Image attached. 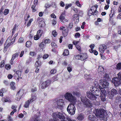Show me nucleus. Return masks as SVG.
I'll use <instances>...</instances> for the list:
<instances>
[{
  "label": "nucleus",
  "mask_w": 121,
  "mask_h": 121,
  "mask_svg": "<svg viewBox=\"0 0 121 121\" xmlns=\"http://www.w3.org/2000/svg\"><path fill=\"white\" fill-rule=\"evenodd\" d=\"M33 21V19L31 18V19L28 22V23L27 25V27L29 26L30 25H31V23Z\"/></svg>",
  "instance_id": "e433bc0d"
},
{
  "label": "nucleus",
  "mask_w": 121,
  "mask_h": 121,
  "mask_svg": "<svg viewBox=\"0 0 121 121\" xmlns=\"http://www.w3.org/2000/svg\"><path fill=\"white\" fill-rule=\"evenodd\" d=\"M86 96L88 98L91 100H95L96 98V97L90 91L86 92Z\"/></svg>",
  "instance_id": "f8f14e48"
},
{
  "label": "nucleus",
  "mask_w": 121,
  "mask_h": 121,
  "mask_svg": "<svg viewBox=\"0 0 121 121\" xmlns=\"http://www.w3.org/2000/svg\"><path fill=\"white\" fill-rule=\"evenodd\" d=\"M21 91V90L17 92L16 95L15 99L17 100H19L21 98V95H22V94L20 93Z\"/></svg>",
  "instance_id": "6ab92c4d"
},
{
  "label": "nucleus",
  "mask_w": 121,
  "mask_h": 121,
  "mask_svg": "<svg viewBox=\"0 0 121 121\" xmlns=\"http://www.w3.org/2000/svg\"><path fill=\"white\" fill-rule=\"evenodd\" d=\"M44 44H43V42H42L39 45V48H41L42 49H43V48Z\"/></svg>",
  "instance_id": "c03bdc74"
},
{
  "label": "nucleus",
  "mask_w": 121,
  "mask_h": 121,
  "mask_svg": "<svg viewBox=\"0 0 121 121\" xmlns=\"http://www.w3.org/2000/svg\"><path fill=\"white\" fill-rule=\"evenodd\" d=\"M115 101L116 102H120L121 101V97L120 96L117 97L116 98Z\"/></svg>",
  "instance_id": "72a5a7b5"
},
{
  "label": "nucleus",
  "mask_w": 121,
  "mask_h": 121,
  "mask_svg": "<svg viewBox=\"0 0 121 121\" xmlns=\"http://www.w3.org/2000/svg\"><path fill=\"white\" fill-rule=\"evenodd\" d=\"M48 57V54H45L43 55V59H47Z\"/></svg>",
  "instance_id": "13d9d810"
},
{
  "label": "nucleus",
  "mask_w": 121,
  "mask_h": 121,
  "mask_svg": "<svg viewBox=\"0 0 121 121\" xmlns=\"http://www.w3.org/2000/svg\"><path fill=\"white\" fill-rule=\"evenodd\" d=\"M15 83L13 82H11L10 84V86L11 88L13 90H14L15 89V87L14 86Z\"/></svg>",
  "instance_id": "a878e982"
},
{
  "label": "nucleus",
  "mask_w": 121,
  "mask_h": 121,
  "mask_svg": "<svg viewBox=\"0 0 121 121\" xmlns=\"http://www.w3.org/2000/svg\"><path fill=\"white\" fill-rule=\"evenodd\" d=\"M36 5H35V4H34L32 5V6L31 7V9H32L33 11H35L36 10Z\"/></svg>",
  "instance_id": "864d4df0"
},
{
  "label": "nucleus",
  "mask_w": 121,
  "mask_h": 121,
  "mask_svg": "<svg viewBox=\"0 0 121 121\" xmlns=\"http://www.w3.org/2000/svg\"><path fill=\"white\" fill-rule=\"evenodd\" d=\"M41 65L40 62L38 61H36L35 64V66L37 67H38L40 66Z\"/></svg>",
  "instance_id": "c9c22d12"
},
{
  "label": "nucleus",
  "mask_w": 121,
  "mask_h": 121,
  "mask_svg": "<svg viewBox=\"0 0 121 121\" xmlns=\"http://www.w3.org/2000/svg\"><path fill=\"white\" fill-rule=\"evenodd\" d=\"M17 26H16V24H15L13 26V28L12 29V32L13 34H14L15 33V30L17 29Z\"/></svg>",
  "instance_id": "c85d7f7f"
},
{
  "label": "nucleus",
  "mask_w": 121,
  "mask_h": 121,
  "mask_svg": "<svg viewBox=\"0 0 121 121\" xmlns=\"http://www.w3.org/2000/svg\"><path fill=\"white\" fill-rule=\"evenodd\" d=\"M11 66L8 64H7L5 65V68L7 70H9L10 69Z\"/></svg>",
  "instance_id": "79ce46f5"
},
{
  "label": "nucleus",
  "mask_w": 121,
  "mask_h": 121,
  "mask_svg": "<svg viewBox=\"0 0 121 121\" xmlns=\"http://www.w3.org/2000/svg\"><path fill=\"white\" fill-rule=\"evenodd\" d=\"M65 98L68 101L76 104L77 102L76 97L73 96L72 93L70 92L66 93L64 95Z\"/></svg>",
  "instance_id": "f257e3e1"
},
{
  "label": "nucleus",
  "mask_w": 121,
  "mask_h": 121,
  "mask_svg": "<svg viewBox=\"0 0 121 121\" xmlns=\"http://www.w3.org/2000/svg\"><path fill=\"white\" fill-rule=\"evenodd\" d=\"M78 104H77V105L79 106L80 107L81 106L82 103L80 101H78Z\"/></svg>",
  "instance_id": "338daca9"
},
{
  "label": "nucleus",
  "mask_w": 121,
  "mask_h": 121,
  "mask_svg": "<svg viewBox=\"0 0 121 121\" xmlns=\"http://www.w3.org/2000/svg\"><path fill=\"white\" fill-rule=\"evenodd\" d=\"M69 54V51L67 49L65 50L63 53V55L65 56H67Z\"/></svg>",
  "instance_id": "bb28decb"
},
{
  "label": "nucleus",
  "mask_w": 121,
  "mask_h": 121,
  "mask_svg": "<svg viewBox=\"0 0 121 121\" xmlns=\"http://www.w3.org/2000/svg\"><path fill=\"white\" fill-rule=\"evenodd\" d=\"M94 7H91V10H92V12L93 13V14L94 15H96L97 13H98V11L96 10H95V9L94 8Z\"/></svg>",
  "instance_id": "b1692460"
},
{
  "label": "nucleus",
  "mask_w": 121,
  "mask_h": 121,
  "mask_svg": "<svg viewBox=\"0 0 121 121\" xmlns=\"http://www.w3.org/2000/svg\"><path fill=\"white\" fill-rule=\"evenodd\" d=\"M75 4L76 5L78 6L79 7H81V5L78 1H76V2Z\"/></svg>",
  "instance_id": "37998d69"
},
{
  "label": "nucleus",
  "mask_w": 121,
  "mask_h": 121,
  "mask_svg": "<svg viewBox=\"0 0 121 121\" xmlns=\"http://www.w3.org/2000/svg\"><path fill=\"white\" fill-rule=\"evenodd\" d=\"M98 70L99 71H100L102 72L104 71V69L102 66H99Z\"/></svg>",
  "instance_id": "7c9ffc66"
},
{
  "label": "nucleus",
  "mask_w": 121,
  "mask_h": 121,
  "mask_svg": "<svg viewBox=\"0 0 121 121\" xmlns=\"http://www.w3.org/2000/svg\"><path fill=\"white\" fill-rule=\"evenodd\" d=\"M113 15H112V14H109L110 18L109 19V21H112V17H113Z\"/></svg>",
  "instance_id": "5fc2aeb1"
},
{
  "label": "nucleus",
  "mask_w": 121,
  "mask_h": 121,
  "mask_svg": "<svg viewBox=\"0 0 121 121\" xmlns=\"http://www.w3.org/2000/svg\"><path fill=\"white\" fill-rule=\"evenodd\" d=\"M20 54L19 52L16 53L15 54L13 55L12 56V58L14 59L18 57Z\"/></svg>",
  "instance_id": "393cba45"
},
{
  "label": "nucleus",
  "mask_w": 121,
  "mask_h": 121,
  "mask_svg": "<svg viewBox=\"0 0 121 121\" xmlns=\"http://www.w3.org/2000/svg\"><path fill=\"white\" fill-rule=\"evenodd\" d=\"M43 32V31L41 30H38L36 35H35L34 36V39L35 40H38L41 37Z\"/></svg>",
  "instance_id": "4468645a"
},
{
  "label": "nucleus",
  "mask_w": 121,
  "mask_h": 121,
  "mask_svg": "<svg viewBox=\"0 0 121 121\" xmlns=\"http://www.w3.org/2000/svg\"><path fill=\"white\" fill-rule=\"evenodd\" d=\"M4 60H2L0 63V67H3L4 66Z\"/></svg>",
  "instance_id": "de8ad7c7"
},
{
  "label": "nucleus",
  "mask_w": 121,
  "mask_h": 121,
  "mask_svg": "<svg viewBox=\"0 0 121 121\" xmlns=\"http://www.w3.org/2000/svg\"><path fill=\"white\" fill-rule=\"evenodd\" d=\"M59 29L60 30H62V33L63 34H65L64 35V36H66L67 34V32L66 31V29L65 27L63 26H61L60 28Z\"/></svg>",
  "instance_id": "412c9836"
},
{
  "label": "nucleus",
  "mask_w": 121,
  "mask_h": 121,
  "mask_svg": "<svg viewBox=\"0 0 121 121\" xmlns=\"http://www.w3.org/2000/svg\"><path fill=\"white\" fill-rule=\"evenodd\" d=\"M85 118L84 115L82 113L78 114L77 117V119L80 121H81L84 119Z\"/></svg>",
  "instance_id": "a211bd4d"
},
{
  "label": "nucleus",
  "mask_w": 121,
  "mask_h": 121,
  "mask_svg": "<svg viewBox=\"0 0 121 121\" xmlns=\"http://www.w3.org/2000/svg\"><path fill=\"white\" fill-rule=\"evenodd\" d=\"M79 41H77L76 40H74L73 42V44L75 45V46L76 45H77V44L78 43Z\"/></svg>",
  "instance_id": "052dcab7"
},
{
  "label": "nucleus",
  "mask_w": 121,
  "mask_h": 121,
  "mask_svg": "<svg viewBox=\"0 0 121 121\" xmlns=\"http://www.w3.org/2000/svg\"><path fill=\"white\" fill-rule=\"evenodd\" d=\"M106 48V46L104 44L100 45L99 46V51L101 53H104V51Z\"/></svg>",
  "instance_id": "dca6fc26"
},
{
  "label": "nucleus",
  "mask_w": 121,
  "mask_h": 121,
  "mask_svg": "<svg viewBox=\"0 0 121 121\" xmlns=\"http://www.w3.org/2000/svg\"><path fill=\"white\" fill-rule=\"evenodd\" d=\"M94 85L95 86H94L95 87L98 88L99 86V83L97 82H95Z\"/></svg>",
  "instance_id": "ea45409f"
},
{
  "label": "nucleus",
  "mask_w": 121,
  "mask_h": 121,
  "mask_svg": "<svg viewBox=\"0 0 121 121\" xmlns=\"http://www.w3.org/2000/svg\"><path fill=\"white\" fill-rule=\"evenodd\" d=\"M81 100L82 103L84 107L86 108H91L92 106V104L91 101L85 97L81 96Z\"/></svg>",
  "instance_id": "7ed1b4c3"
},
{
  "label": "nucleus",
  "mask_w": 121,
  "mask_h": 121,
  "mask_svg": "<svg viewBox=\"0 0 121 121\" xmlns=\"http://www.w3.org/2000/svg\"><path fill=\"white\" fill-rule=\"evenodd\" d=\"M52 34L54 37H56L57 36V33L56 30H53L52 31Z\"/></svg>",
  "instance_id": "f704fd0d"
},
{
  "label": "nucleus",
  "mask_w": 121,
  "mask_h": 121,
  "mask_svg": "<svg viewBox=\"0 0 121 121\" xmlns=\"http://www.w3.org/2000/svg\"><path fill=\"white\" fill-rule=\"evenodd\" d=\"M95 105H99L100 104V103L99 101H95L93 103Z\"/></svg>",
  "instance_id": "603ef678"
},
{
  "label": "nucleus",
  "mask_w": 121,
  "mask_h": 121,
  "mask_svg": "<svg viewBox=\"0 0 121 121\" xmlns=\"http://www.w3.org/2000/svg\"><path fill=\"white\" fill-rule=\"evenodd\" d=\"M36 99V96L34 95H32L31 96V99L33 101H35Z\"/></svg>",
  "instance_id": "49530a36"
},
{
  "label": "nucleus",
  "mask_w": 121,
  "mask_h": 121,
  "mask_svg": "<svg viewBox=\"0 0 121 121\" xmlns=\"http://www.w3.org/2000/svg\"><path fill=\"white\" fill-rule=\"evenodd\" d=\"M116 69H121V63H120L118 64L117 65Z\"/></svg>",
  "instance_id": "2f4dec72"
},
{
  "label": "nucleus",
  "mask_w": 121,
  "mask_h": 121,
  "mask_svg": "<svg viewBox=\"0 0 121 121\" xmlns=\"http://www.w3.org/2000/svg\"><path fill=\"white\" fill-rule=\"evenodd\" d=\"M30 54L31 56H33L35 55V53L34 52H30Z\"/></svg>",
  "instance_id": "0e129e2a"
},
{
  "label": "nucleus",
  "mask_w": 121,
  "mask_h": 121,
  "mask_svg": "<svg viewBox=\"0 0 121 121\" xmlns=\"http://www.w3.org/2000/svg\"><path fill=\"white\" fill-rule=\"evenodd\" d=\"M65 113L60 112L53 113L52 114L53 119L55 121H59V119L56 117V116L60 119H65Z\"/></svg>",
  "instance_id": "20e7f679"
},
{
  "label": "nucleus",
  "mask_w": 121,
  "mask_h": 121,
  "mask_svg": "<svg viewBox=\"0 0 121 121\" xmlns=\"http://www.w3.org/2000/svg\"><path fill=\"white\" fill-rule=\"evenodd\" d=\"M66 119L68 121H76L75 120L69 117H67Z\"/></svg>",
  "instance_id": "a18cd8bd"
},
{
  "label": "nucleus",
  "mask_w": 121,
  "mask_h": 121,
  "mask_svg": "<svg viewBox=\"0 0 121 121\" xmlns=\"http://www.w3.org/2000/svg\"><path fill=\"white\" fill-rule=\"evenodd\" d=\"M81 60H84L87 58V56L86 54L82 53L81 54Z\"/></svg>",
  "instance_id": "4be33fe9"
},
{
  "label": "nucleus",
  "mask_w": 121,
  "mask_h": 121,
  "mask_svg": "<svg viewBox=\"0 0 121 121\" xmlns=\"http://www.w3.org/2000/svg\"><path fill=\"white\" fill-rule=\"evenodd\" d=\"M52 23L53 25H55L56 23V19H54L52 20Z\"/></svg>",
  "instance_id": "e2e57ef3"
},
{
  "label": "nucleus",
  "mask_w": 121,
  "mask_h": 121,
  "mask_svg": "<svg viewBox=\"0 0 121 121\" xmlns=\"http://www.w3.org/2000/svg\"><path fill=\"white\" fill-rule=\"evenodd\" d=\"M112 81L115 86H117L121 84V80L117 77L113 78Z\"/></svg>",
  "instance_id": "9b49d317"
},
{
  "label": "nucleus",
  "mask_w": 121,
  "mask_h": 121,
  "mask_svg": "<svg viewBox=\"0 0 121 121\" xmlns=\"http://www.w3.org/2000/svg\"><path fill=\"white\" fill-rule=\"evenodd\" d=\"M81 54L77 55L76 56L75 58L77 59L81 60Z\"/></svg>",
  "instance_id": "8fccbe9b"
},
{
  "label": "nucleus",
  "mask_w": 121,
  "mask_h": 121,
  "mask_svg": "<svg viewBox=\"0 0 121 121\" xmlns=\"http://www.w3.org/2000/svg\"><path fill=\"white\" fill-rule=\"evenodd\" d=\"M71 5V4H66L65 6V9H67L69 7H70Z\"/></svg>",
  "instance_id": "69168bd1"
},
{
  "label": "nucleus",
  "mask_w": 121,
  "mask_h": 121,
  "mask_svg": "<svg viewBox=\"0 0 121 121\" xmlns=\"http://www.w3.org/2000/svg\"><path fill=\"white\" fill-rule=\"evenodd\" d=\"M117 93V91L114 89H112L111 90L110 92V94L109 95L108 97L110 99H112L115 95Z\"/></svg>",
  "instance_id": "ddd939ff"
},
{
  "label": "nucleus",
  "mask_w": 121,
  "mask_h": 121,
  "mask_svg": "<svg viewBox=\"0 0 121 121\" xmlns=\"http://www.w3.org/2000/svg\"><path fill=\"white\" fill-rule=\"evenodd\" d=\"M100 96L101 100L103 101H104L105 100V96L103 95L101 93Z\"/></svg>",
  "instance_id": "4c0bfd02"
},
{
  "label": "nucleus",
  "mask_w": 121,
  "mask_h": 121,
  "mask_svg": "<svg viewBox=\"0 0 121 121\" xmlns=\"http://www.w3.org/2000/svg\"><path fill=\"white\" fill-rule=\"evenodd\" d=\"M9 10L8 9H5L4 11V15H7L9 13Z\"/></svg>",
  "instance_id": "a19ab883"
},
{
  "label": "nucleus",
  "mask_w": 121,
  "mask_h": 121,
  "mask_svg": "<svg viewBox=\"0 0 121 121\" xmlns=\"http://www.w3.org/2000/svg\"><path fill=\"white\" fill-rule=\"evenodd\" d=\"M65 13L63 12L61 14L59 17V19L61 22V23L62 24H64L65 22H67L68 21V19L65 18Z\"/></svg>",
  "instance_id": "423d86ee"
},
{
  "label": "nucleus",
  "mask_w": 121,
  "mask_h": 121,
  "mask_svg": "<svg viewBox=\"0 0 121 121\" xmlns=\"http://www.w3.org/2000/svg\"><path fill=\"white\" fill-rule=\"evenodd\" d=\"M17 74L18 75V78L20 77V75L21 74V72L20 71H17L16 72Z\"/></svg>",
  "instance_id": "6e6d98bb"
},
{
  "label": "nucleus",
  "mask_w": 121,
  "mask_h": 121,
  "mask_svg": "<svg viewBox=\"0 0 121 121\" xmlns=\"http://www.w3.org/2000/svg\"><path fill=\"white\" fill-rule=\"evenodd\" d=\"M51 81V80H48L43 82L40 86L41 88L43 89L45 88L50 84Z\"/></svg>",
  "instance_id": "6e6552de"
},
{
  "label": "nucleus",
  "mask_w": 121,
  "mask_h": 121,
  "mask_svg": "<svg viewBox=\"0 0 121 121\" xmlns=\"http://www.w3.org/2000/svg\"><path fill=\"white\" fill-rule=\"evenodd\" d=\"M56 70L55 69H52V70L51 71L50 73L51 74H55L56 73Z\"/></svg>",
  "instance_id": "4d7b16f0"
},
{
  "label": "nucleus",
  "mask_w": 121,
  "mask_h": 121,
  "mask_svg": "<svg viewBox=\"0 0 121 121\" xmlns=\"http://www.w3.org/2000/svg\"><path fill=\"white\" fill-rule=\"evenodd\" d=\"M90 90L96 96H99L100 94V91L97 88L95 87L94 86H92L90 88Z\"/></svg>",
  "instance_id": "1a4fd4ad"
},
{
  "label": "nucleus",
  "mask_w": 121,
  "mask_h": 121,
  "mask_svg": "<svg viewBox=\"0 0 121 121\" xmlns=\"http://www.w3.org/2000/svg\"><path fill=\"white\" fill-rule=\"evenodd\" d=\"M88 118L89 120L92 121H96L97 120V118L92 114L89 116Z\"/></svg>",
  "instance_id": "aec40b11"
},
{
  "label": "nucleus",
  "mask_w": 121,
  "mask_h": 121,
  "mask_svg": "<svg viewBox=\"0 0 121 121\" xmlns=\"http://www.w3.org/2000/svg\"><path fill=\"white\" fill-rule=\"evenodd\" d=\"M101 91V92H100V94L101 95V93L103 95L105 96L106 92L105 90L104 89H103Z\"/></svg>",
  "instance_id": "c756f323"
},
{
  "label": "nucleus",
  "mask_w": 121,
  "mask_h": 121,
  "mask_svg": "<svg viewBox=\"0 0 121 121\" xmlns=\"http://www.w3.org/2000/svg\"><path fill=\"white\" fill-rule=\"evenodd\" d=\"M4 102H11V100L10 99L8 98H2L1 99Z\"/></svg>",
  "instance_id": "5701e85b"
},
{
  "label": "nucleus",
  "mask_w": 121,
  "mask_h": 121,
  "mask_svg": "<svg viewBox=\"0 0 121 121\" xmlns=\"http://www.w3.org/2000/svg\"><path fill=\"white\" fill-rule=\"evenodd\" d=\"M50 42V40L49 39H46L44 40V43H48Z\"/></svg>",
  "instance_id": "09e8293b"
},
{
  "label": "nucleus",
  "mask_w": 121,
  "mask_h": 121,
  "mask_svg": "<svg viewBox=\"0 0 121 121\" xmlns=\"http://www.w3.org/2000/svg\"><path fill=\"white\" fill-rule=\"evenodd\" d=\"M56 104H57L56 105L55 107L61 109L64 104V100L62 99H60L57 101Z\"/></svg>",
  "instance_id": "9d476101"
},
{
  "label": "nucleus",
  "mask_w": 121,
  "mask_h": 121,
  "mask_svg": "<svg viewBox=\"0 0 121 121\" xmlns=\"http://www.w3.org/2000/svg\"><path fill=\"white\" fill-rule=\"evenodd\" d=\"M73 20L75 21L76 20H77V21H78V15L76 14H74L73 16Z\"/></svg>",
  "instance_id": "cd10ccee"
},
{
  "label": "nucleus",
  "mask_w": 121,
  "mask_h": 121,
  "mask_svg": "<svg viewBox=\"0 0 121 121\" xmlns=\"http://www.w3.org/2000/svg\"><path fill=\"white\" fill-rule=\"evenodd\" d=\"M31 44V42L30 41H27L26 43V47H29Z\"/></svg>",
  "instance_id": "473e14b6"
},
{
  "label": "nucleus",
  "mask_w": 121,
  "mask_h": 121,
  "mask_svg": "<svg viewBox=\"0 0 121 121\" xmlns=\"http://www.w3.org/2000/svg\"><path fill=\"white\" fill-rule=\"evenodd\" d=\"M100 84L102 85L103 87L104 88L108 87L109 83L105 80H103L102 79L99 81Z\"/></svg>",
  "instance_id": "2eb2a0df"
},
{
  "label": "nucleus",
  "mask_w": 121,
  "mask_h": 121,
  "mask_svg": "<svg viewBox=\"0 0 121 121\" xmlns=\"http://www.w3.org/2000/svg\"><path fill=\"white\" fill-rule=\"evenodd\" d=\"M75 104L73 103H70L68 105L67 109V111L69 114L71 115H73L75 114L76 110V108L74 106Z\"/></svg>",
  "instance_id": "39448f33"
},
{
  "label": "nucleus",
  "mask_w": 121,
  "mask_h": 121,
  "mask_svg": "<svg viewBox=\"0 0 121 121\" xmlns=\"http://www.w3.org/2000/svg\"><path fill=\"white\" fill-rule=\"evenodd\" d=\"M29 103L27 102H26L24 105V107L26 108H28L29 107Z\"/></svg>",
  "instance_id": "3c124183"
},
{
  "label": "nucleus",
  "mask_w": 121,
  "mask_h": 121,
  "mask_svg": "<svg viewBox=\"0 0 121 121\" xmlns=\"http://www.w3.org/2000/svg\"><path fill=\"white\" fill-rule=\"evenodd\" d=\"M91 11L92 10H90L88 11V14L89 16H91V14H93V13L92 12V11Z\"/></svg>",
  "instance_id": "680f3d73"
},
{
  "label": "nucleus",
  "mask_w": 121,
  "mask_h": 121,
  "mask_svg": "<svg viewBox=\"0 0 121 121\" xmlns=\"http://www.w3.org/2000/svg\"><path fill=\"white\" fill-rule=\"evenodd\" d=\"M76 48L79 51H80L81 50V48L80 46L78 45H76L75 46Z\"/></svg>",
  "instance_id": "774afa93"
},
{
  "label": "nucleus",
  "mask_w": 121,
  "mask_h": 121,
  "mask_svg": "<svg viewBox=\"0 0 121 121\" xmlns=\"http://www.w3.org/2000/svg\"><path fill=\"white\" fill-rule=\"evenodd\" d=\"M15 40V38H14V39H13L12 40H6L4 44V51L5 50V49L7 48L10 45H12L13 43V42H14Z\"/></svg>",
  "instance_id": "0eeeda50"
},
{
  "label": "nucleus",
  "mask_w": 121,
  "mask_h": 121,
  "mask_svg": "<svg viewBox=\"0 0 121 121\" xmlns=\"http://www.w3.org/2000/svg\"><path fill=\"white\" fill-rule=\"evenodd\" d=\"M96 116L101 119L105 118L107 113L106 111L102 109H95L94 112Z\"/></svg>",
  "instance_id": "f03ea898"
},
{
  "label": "nucleus",
  "mask_w": 121,
  "mask_h": 121,
  "mask_svg": "<svg viewBox=\"0 0 121 121\" xmlns=\"http://www.w3.org/2000/svg\"><path fill=\"white\" fill-rule=\"evenodd\" d=\"M24 39L23 38H20L19 40V42L20 43H22L24 41Z\"/></svg>",
  "instance_id": "bf43d9fd"
},
{
  "label": "nucleus",
  "mask_w": 121,
  "mask_h": 121,
  "mask_svg": "<svg viewBox=\"0 0 121 121\" xmlns=\"http://www.w3.org/2000/svg\"><path fill=\"white\" fill-rule=\"evenodd\" d=\"M39 116L34 115L32 118L30 119L29 121H41V119L39 118Z\"/></svg>",
  "instance_id": "f3484780"
},
{
  "label": "nucleus",
  "mask_w": 121,
  "mask_h": 121,
  "mask_svg": "<svg viewBox=\"0 0 121 121\" xmlns=\"http://www.w3.org/2000/svg\"><path fill=\"white\" fill-rule=\"evenodd\" d=\"M58 80L57 77L56 76L53 77L52 78V81L54 82L55 81H56Z\"/></svg>",
  "instance_id": "58836bf2"
}]
</instances>
